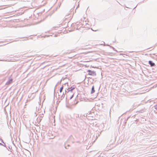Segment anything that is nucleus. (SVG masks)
<instances>
[{
	"label": "nucleus",
	"mask_w": 157,
	"mask_h": 157,
	"mask_svg": "<svg viewBox=\"0 0 157 157\" xmlns=\"http://www.w3.org/2000/svg\"><path fill=\"white\" fill-rule=\"evenodd\" d=\"M70 12H69V13H68V15H68L69 14H70Z\"/></svg>",
	"instance_id": "20"
},
{
	"label": "nucleus",
	"mask_w": 157,
	"mask_h": 157,
	"mask_svg": "<svg viewBox=\"0 0 157 157\" xmlns=\"http://www.w3.org/2000/svg\"><path fill=\"white\" fill-rule=\"evenodd\" d=\"M155 108L157 110V104L155 106Z\"/></svg>",
	"instance_id": "11"
},
{
	"label": "nucleus",
	"mask_w": 157,
	"mask_h": 157,
	"mask_svg": "<svg viewBox=\"0 0 157 157\" xmlns=\"http://www.w3.org/2000/svg\"><path fill=\"white\" fill-rule=\"evenodd\" d=\"M87 72L88 73V75L92 76H95L96 75L95 71H92L90 70H87Z\"/></svg>",
	"instance_id": "1"
},
{
	"label": "nucleus",
	"mask_w": 157,
	"mask_h": 157,
	"mask_svg": "<svg viewBox=\"0 0 157 157\" xmlns=\"http://www.w3.org/2000/svg\"><path fill=\"white\" fill-rule=\"evenodd\" d=\"M64 97H65V94H64V93H63V94H62V95H61V96L60 97V99L62 100L63 98H64Z\"/></svg>",
	"instance_id": "6"
},
{
	"label": "nucleus",
	"mask_w": 157,
	"mask_h": 157,
	"mask_svg": "<svg viewBox=\"0 0 157 157\" xmlns=\"http://www.w3.org/2000/svg\"><path fill=\"white\" fill-rule=\"evenodd\" d=\"M67 108H69V107H68V106H67Z\"/></svg>",
	"instance_id": "25"
},
{
	"label": "nucleus",
	"mask_w": 157,
	"mask_h": 157,
	"mask_svg": "<svg viewBox=\"0 0 157 157\" xmlns=\"http://www.w3.org/2000/svg\"><path fill=\"white\" fill-rule=\"evenodd\" d=\"M83 116H84V117H86L87 116V115H86H86H85V114Z\"/></svg>",
	"instance_id": "17"
},
{
	"label": "nucleus",
	"mask_w": 157,
	"mask_h": 157,
	"mask_svg": "<svg viewBox=\"0 0 157 157\" xmlns=\"http://www.w3.org/2000/svg\"><path fill=\"white\" fill-rule=\"evenodd\" d=\"M71 137H72V135H71V136H70V137H71Z\"/></svg>",
	"instance_id": "24"
},
{
	"label": "nucleus",
	"mask_w": 157,
	"mask_h": 157,
	"mask_svg": "<svg viewBox=\"0 0 157 157\" xmlns=\"http://www.w3.org/2000/svg\"><path fill=\"white\" fill-rule=\"evenodd\" d=\"M108 46H109V47H110V48H113V47H112V46H110V45H108Z\"/></svg>",
	"instance_id": "15"
},
{
	"label": "nucleus",
	"mask_w": 157,
	"mask_h": 157,
	"mask_svg": "<svg viewBox=\"0 0 157 157\" xmlns=\"http://www.w3.org/2000/svg\"><path fill=\"white\" fill-rule=\"evenodd\" d=\"M65 147L66 149H67V148L66 147V146H65Z\"/></svg>",
	"instance_id": "21"
},
{
	"label": "nucleus",
	"mask_w": 157,
	"mask_h": 157,
	"mask_svg": "<svg viewBox=\"0 0 157 157\" xmlns=\"http://www.w3.org/2000/svg\"><path fill=\"white\" fill-rule=\"evenodd\" d=\"M76 117H78L81 119H82V118H83V117L81 116H80V117H79V115H77Z\"/></svg>",
	"instance_id": "8"
},
{
	"label": "nucleus",
	"mask_w": 157,
	"mask_h": 157,
	"mask_svg": "<svg viewBox=\"0 0 157 157\" xmlns=\"http://www.w3.org/2000/svg\"><path fill=\"white\" fill-rule=\"evenodd\" d=\"M68 88L67 89V90H68Z\"/></svg>",
	"instance_id": "26"
},
{
	"label": "nucleus",
	"mask_w": 157,
	"mask_h": 157,
	"mask_svg": "<svg viewBox=\"0 0 157 157\" xmlns=\"http://www.w3.org/2000/svg\"><path fill=\"white\" fill-rule=\"evenodd\" d=\"M148 63L151 67H154L155 66V64L151 60H149L148 61Z\"/></svg>",
	"instance_id": "2"
},
{
	"label": "nucleus",
	"mask_w": 157,
	"mask_h": 157,
	"mask_svg": "<svg viewBox=\"0 0 157 157\" xmlns=\"http://www.w3.org/2000/svg\"><path fill=\"white\" fill-rule=\"evenodd\" d=\"M0 140L1 141L2 143H3L4 144H5L4 142L3 141V140L2 138H0ZM3 145H4V144Z\"/></svg>",
	"instance_id": "10"
},
{
	"label": "nucleus",
	"mask_w": 157,
	"mask_h": 157,
	"mask_svg": "<svg viewBox=\"0 0 157 157\" xmlns=\"http://www.w3.org/2000/svg\"><path fill=\"white\" fill-rule=\"evenodd\" d=\"M57 86V84L55 86V87Z\"/></svg>",
	"instance_id": "23"
},
{
	"label": "nucleus",
	"mask_w": 157,
	"mask_h": 157,
	"mask_svg": "<svg viewBox=\"0 0 157 157\" xmlns=\"http://www.w3.org/2000/svg\"><path fill=\"white\" fill-rule=\"evenodd\" d=\"M67 146H68V147H69V146H70V145H67Z\"/></svg>",
	"instance_id": "22"
},
{
	"label": "nucleus",
	"mask_w": 157,
	"mask_h": 157,
	"mask_svg": "<svg viewBox=\"0 0 157 157\" xmlns=\"http://www.w3.org/2000/svg\"><path fill=\"white\" fill-rule=\"evenodd\" d=\"M67 89L65 90V94L66 93H68L69 91L68 90L67 91V90H66Z\"/></svg>",
	"instance_id": "12"
},
{
	"label": "nucleus",
	"mask_w": 157,
	"mask_h": 157,
	"mask_svg": "<svg viewBox=\"0 0 157 157\" xmlns=\"http://www.w3.org/2000/svg\"><path fill=\"white\" fill-rule=\"evenodd\" d=\"M73 96H74V94H73L71 96V97H70V99H71L73 97Z\"/></svg>",
	"instance_id": "13"
},
{
	"label": "nucleus",
	"mask_w": 157,
	"mask_h": 157,
	"mask_svg": "<svg viewBox=\"0 0 157 157\" xmlns=\"http://www.w3.org/2000/svg\"><path fill=\"white\" fill-rule=\"evenodd\" d=\"M95 91V90H94V86H93L91 88V94H93Z\"/></svg>",
	"instance_id": "4"
},
{
	"label": "nucleus",
	"mask_w": 157,
	"mask_h": 157,
	"mask_svg": "<svg viewBox=\"0 0 157 157\" xmlns=\"http://www.w3.org/2000/svg\"><path fill=\"white\" fill-rule=\"evenodd\" d=\"M0 145L1 146H3L5 147H6V145L5 144H4V145H3L2 144L0 143Z\"/></svg>",
	"instance_id": "9"
},
{
	"label": "nucleus",
	"mask_w": 157,
	"mask_h": 157,
	"mask_svg": "<svg viewBox=\"0 0 157 157\" xmlns=\"http://www.w3.org/2000/svg\"><path fill=\"white\" fill-rule=\"evenodd\" d=\"M78 101H77L75 103V105L77 104L78 103Z\"/></svg>",
	"instance_id": "18"
},
{
	"label": "nucleus",
	"mask_w": 157,
	"mask_h": 157,
	"mask_svg": "<svg viewBox=\"0 0 157 157\" xmlns=\"http://www.w3.org/2000/svg\"><path fill=\"white\" fill-rule=\"evenodd\" d=\"M142 110H140V111H139V112L140 113H142L143 112H142Z\"/></svg>",
	"instance_id": "16"
},
{
	"label": "nucleus",
	"mask_w": 157,
	"mask_h": 157,
	"mask_svg": "<svg viewBox=\"0 0 157 157\" xmlns=\"http://www.w3.org/2000/svg\"><path fill=\"white\" fill-rule=\"evenodd\" d=\"M9 149H11L12 148V147H10V146H9Z\"/></svg>",
	"instance_id": "14"
},
{
	"label": "nucleus",
	"mask_w": 157,
	"mask_h": 157,
	"mask_svg": "<svg viewBox=\"0 0 157 157\" xmlns=\"http://www.w3.org/2000/svg\"><path fill=\"white\" fill-rule=\"evenodd\" d=\"M63 89V85L62 86L60 89V90H59L60 93H61L62 92Z\"/></svg>",
	"instance_id": "7"
},
{
	"label": "nucleus",
	"mask_w": 157,
	"mask_h": 157,
	"mask_svg": "<svg viewBox=\"0 0 157 157\" xmlns=\"http://www.w3.org/2000/svg\"><path fill=\"white\" fill-rule=\"evenodd\" d=\"M114 50H115V49L113 47V48H112Z\"/></svg>",
	"instance_id": "19"
},
{
	"label": "nucleus",
	"mask_w": 157,
	"mask_h": 157,
	"mask_svg": "<svg viewBox=\"0 0 157 157\" xmlns=\"http://www.w3.org/2000/svg\"><path fill=\"white\" fill-rule=\"evenodd\" d=\"M75 87V86H71V87L69 88L68 91L72 92L73 89H74Z\"/></svg>",
	"instance_id": "3"
},
{
	"label": "nucleus",
	"mask_w": 157,
	"mask_h": 157,
	"mask_svg": "<svg viewBox=\"0 0 157 157\" xmlns=\"http://www.w3.org/2000/svg\"><path fill=\"white\" fill-rule=\"evenodd\" d=\"M12 79H9L6 83V84L9 85L12 82Z\"/></svg>",
	"instance_id": "5"
}]
</instances>
